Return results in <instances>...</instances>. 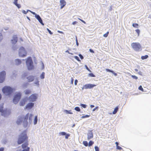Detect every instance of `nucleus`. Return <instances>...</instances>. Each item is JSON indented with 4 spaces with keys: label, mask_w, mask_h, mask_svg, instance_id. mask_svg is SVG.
Wrapping results in <instances>:
<instances>
[{
    "label": "nucleus",
    "mask_w": 151,
    "mask_h": 151,
    "mask_svg": "<svg viewBox=\"0 0 151 151\" xmlns=\"http://www.w3.org/2000/svg\"><path fill=\"white\" fill-rule=\"evenodd\" d=\"M28 139L26 131H24L19 135L17 140L18 145H20L25 142L22 145V147L23 150H21V149L17 150L16 151H29L30 148L28 146Z\"/></svg>",
    "instance_id": "1"
},
{
    "label": "nucleus",
    "mask_w": 151,
    "mask_h": 151,
    "mask_svg": "<svg viewBox=\"0 0 151 151\" xmlns=\"http://www.w3.org/2000/svg\"><path fill=\"white\" fill-rule=\"evenodd\" d=\"M33 115L32 114H29V113L27 114L25 116H19L16 122L18 125L22 123V122H23V125L24 127H26L28 124L27 120L29 118V122L31 123L32 120Z\"/></svg>",
    "instance_id": "2"
},
{
    "label": "nucleus",
    "mask_w": 151,
    "mask_h": 151,
    "mask_svg": "<svg viewBox=\"0 0 151 151\" xmlns=\"http://www.w3.org/2000/svg\"><path fill=\"white\" fill-rule=\"evenodd\" d=\"M133 49L136 52H139L142 50V47L140 44L138 42H133L131 44Z\"/></svg>",
    "instance_id": "3"
},
{
    "label": "nucleus",
    "mask_w": 151,
    "mask_h": 151,
    "mask_svg": "<svg viewBox=\"0 0 151 151\" xmlns=\"http://www.w3.org/2000/svg\"><path fill=\"white\" fill-rule=\"evenodd\" d=\"M26 63L28 70H31L33 69L34 66L33 65V62L31 57L28 58L26 61Z\"/></svg>",
    "instance_id": "4"
},
{
    "label": "nucleus",
    "mask_w": 151,
    "mask_h": 151,
    "mask_svg": "<svg viewBox=\"0 0 151 151\" xmlns=\"http://www.w3.org/2000/svg\"><path fill=\"white\" fill-rule=\"evenodd\" d=\"M2 90L3 93L6 95L11 94L12 92V89L10 87L4 86Z\"/></svg>",
    "instance_id": "5"
},
{
    "label": "nucleus",
    "mask_w": 151,
    "mask_h": 151,
    "mask_svg": "<svg viewBox=\"0 0 151 151\" xmlns=\"http://www.w3.org/2000/svg\"><path fill=\"white\" fill-rule=\"evenodd\" d=\"M19 56L21 57H24L26 56L27 52L23 47H21L19 48Z\"/></svg>",
    "instance_id": "6"
},
{
    "label": "nucleus",
    "mask_w": 151,
    "mask_h": 151,
    "mask_svg": "<svg viewBox=\"0 0 151 151\" xmlns=\"http://www.w3.org/2000/svg\"><path fill=\"white\" fill-rule=\"evenodd\" d=\"M21 94L20 92L16 93L13 99V102L15 104H17L20 99Z\"/></svg>",
    "instance_id": "7"
},
{
    "label": "nucleus",
    "mask_w": 151,
    "mask_h": 151,
    "mask_svg": "<svg viewBox=\"0 0 151 151\" xmlns=\"http://www.w3.org/2000/svg\"><path fill=\"white\" fill-rule=\"evenodd\" d=\"M37 98V94L36 93H34L32 94L29 96V99L30 101L34 102L36 101Z\"/></svg>",
    "instance_id": "8"
},
{
    "label": "nucleus",
    "mask_w": 151,
    "mask_h": 151,
    "mask_svg": "<svg viewBox=\"0 0 151 151\" xmlns=\"http://www.w3.org/2000/svg\"><path fill=\"white\" fill-rule=\"evenodd\" d=\"M6 73L4 71L0 73V83H2L5 80Z\"/></svg>",
    "instance_id": "9"
},
{
    "label": "nucleus",
    "mask_w": 151,
    "mask_h": 151,
    "mask_svg": "<svg viewBox=\"0 0 151 151\" xmlns=\"http://www.w3.org/2000/svg\"><path fill=\"white\" fill-rule=\"evenodd\" d=\"M96 85L95 84H86L84 86V88L85 89L91 88L95 86Z\"/></svg>",
    "instance_id": "10"
},
{
    "label": "nucleus",
    "mask_w": 151,
    "mask_h": 151,
    "mask_svg": "<svg viewBox=\"0 0 151 151\" xmlns=\"http://www.w3.org/2000/svg\"><path fill=\"white\" fill-rule=\"evenodd\" d=\"M34 104L33 103L30 102L28 103L25 106L26 109H30L34 106Z\"/></svg>",
    "instance_id": "11"
},
{
    "label": "nucleus",
    "mask_w": 151,
    "mask_h": 151,
    "mask_svg": "<svg viewBox=\"0 0 151 151\" xmlns=\"http://www.w3.org/2000/svg\"><path fill=\"white\" fill-rule=\"evenodd\" d=\"M17 35H14L12 39L11 40V42L12 44H15L17 42Z\"/></svg>",
    "instance_id": "12"
},
{
    "label": "nucleus",
    "mask_w": 151,
    "mask_h": 151,
    "mask_svg": "<svg viewBox=\"0 0 151 151\" xmlns=\"http://www.w3.org/2000/svg\"><path fill=\"white\" fill-rule=\"evenodd\" d=\"M60 3L61 9H63L66 4V1L64 0H60Z\"/></svg>",
    "instance_id": "13"
},
{
    "label": "nucleus",
    "mask_w": 151,
    "mask_h": 151,
    "mask_svg": "<svg viewBox=\"0 0 151 151\" xmlns=\"http://www.w3.org/2000/svg\"><path fill=\"white\" fill-rule=\"evenodd\" d=\"M35 17L42 25H44V24L43 23L41 18L39 15L36 14V15H35Z\"/></svg>",
    "instance_id": "14"
},
{
    "label": "nucleus",
    "mask_w": 151,
    "mask_h": 151,
    "mask_svg": "<svg viewBox=\"0 0 151 151\" xmlns=\"http://www.w3.org/2000/svg\"><path fill=\"white\" fill-rule=\"evenodd\" d=\"M93 137V134L91 131H90L87 134V139L88 140L92 138Z\"/></svg>",
    "instance_id": "15"
},
{
    "label": "nucleus",
    "mask_w": 151,
    "mask_h": 151,
    "mask_svg": "<svg viewBox=\"0 0 151 151\" xmlns=\"http://www.w3.org/2000/svg\"><path fill=\"white\" fill-rule=\"evenodd\" d=\"M3 104H2L1 106H0V112H1L2 113V115H5V114L6 113V111L3 110Z\"/></svg>",
    "instance_id": "16"
},
{
    "label": "nucleus",
    "mask_w": 151,
    "mask_h": 151,
    "mask_svg": "<svg viewBox=\"0 0 151 151\" xmlns=\"http://www.w3.org/2000/svg\"><path fill=\"white\" fill-rule=\"evenodd\" d=\"M29 82H31L34 80V77L33 76H29L27 78Z\"/></svg>",
    "instance_id": "17"
},
{
    "label": "nucleus",
    "mask_w": 151,
    "mask_h": 151,
    "mask_svg": "<svg viewBox=\"0 0 151 151\" xmlns=\"http://www.w3.org/2000/svg\"><path fill=\"white\" fill-rule=\"evenodd\" d=\"M26 101V100L25 99L22 100L20 102V105L21 106H24Z\"/></svg>",
    "instance_id": "18"
},
{
    "label": "nucleus",
    "mask_w": 151,
    "mask_h": 151,
    "mask_svg": "<svg viewBox=\"0 0 151 151\" xmlns=\"http://www.w3.org/2000/svg\"><path fill=\"white\" fill-rule=\"evenodd\" d=\"M106 70L107 72L111 73L115 76H116L117 75V74L116 73H115L113 71L109 69H106Z\"/></svg>",
    "instance_id": "19"
},
{
    "label": "nucleus",
    "mask_w": 151,
    "mask_h": 151,
    "mask_svg": "<svg viewBox=\"0 0 151 151\" xmlns=\"http://www.w3.org/2000/svg\"><path fill=\"white\" fill-rule=\"evenodd\" d=\"M24 93L26 95H29L31 93V91L29 89H27L24 91Z\"/></svg>",
    "instance_id": "20"
},
{
    "label": "nucleus",
    "mask_w": 151,
    "mask_h": 151,
    "mask_svg": "<svg viewBox=\"0 0 151 151\" xmlns=\"http://www.w3.org/2000/svg\"><path fill=\"white\" fill-rule=\"evenodd\" d=\"M15 62L16 65H18L21 63V61L19 59H17L15 60Z\"/></svg>",
    "instance_id": "21"
},
{
    "label": "nucleus",
    "mask_w": 151,
    "mask_h": 151,
    "mask_svg": "<svg viewBox=\"0 0 151 151\" xmlns=\"http://www.w3.org/2000/svg\"><path fill=\"white\" fill-rule=\"evenodd\" d=\"M118 109L119 108L118 106L116 107L113 112V114H115L118 110Z\"/></svg>",
    "instance_id": "22"
},
{
    "label": "nucleus",
    "mask_w": 151,
    "mask_h": 151,
    "mask_svg": "<svg viewBox=\"0 0 151 151\" xmlns=\"http://www.w3.org/2000/svg\"><path fill=\"white\" fill-rule=\"evenodd\" d=\"M37 122V116H35V117L34 120V124H36Z\"/></svg>",
    "instance_id": "23"
},
{
    "label": "nucleus",
    "mask_w": 151,
    "mask_h": 151,
    "mask_svg": "<svg viewBox=\"0 0 151 151\" xmlns=\"http://www.w3.org/2000/svg\"><path fill=\"white\" fill-rule=\"evenodd\" d=\"M148 56L147 55H146L145 56H141V58L142 60H144L147 58Z\"/></svg>",
    "instance_id": "24"
},
{
    "label": "nucleus",
    "mask_w": 151,
    "mask_h": 151,
    "mask_svg": "<svg viewBox=\"0 0 151 151\" xmlns=\"http://www.w3.org/2000/svg\"><path fill=\"white\" fill-rule=\"evenodd\" d=\"M45 73L42 72L40 76V78L42 79H43L45 78Z\"/></svg>",
    "instance_id": "25"
},
{
    "label": "nucleus",
    "mask_w": 151,
    "mask_h": 151,
    "mask_svg": "<svg viewBox=\"0 0 151 151\" xmlns=\"http://www.w3.org/2000/svg\"><path fill=\"white\" fill-rule=\"evenodd\" d=\"M83 145L86 147H87L88 145V143L86 141H83Z\"/></svg>",
    "instance_id": "26"
},
{
    "label": "nucleus",
    "mask_w": 151,
    "mask_h": 151,
    "mask_svg": "<svg viewBox=\"0 0 151 151\" xmlns=\"http://www.w3.org/2000/svg\"><path fill=\"white\" fill-rule=\"evenodd\" d=\"M94 143V142L92 141H90L88 145L89 146H91V145H93Z\"/></svg>",
    "instance_id": "27"
},
{
    "label": "nucleus",
    "mask_w": 151,
    "mask_h": 151,
    "mask_svg": "<svg viewBox=\"0 0 151 151\" xmlns=\"http://www.w3.org/2000/svg\"><path fill=\"white\" fill-rule=\"evenodd\" d=\"M64 111L67 114H72V112L71 111H68L67 110H65Z\"/></svg>",
    "instance_id": "28"
},
{
    "label": "nucleus",
    "mask_w": 151,
    "mask_h": 151,
    "mask_svg": "<svg viewBox=\"0 0 151 151\" xmlns=\"http://www.w3.org/2000/svg\"><path fill=\"white\" fill-rule=\"evenodd\" d=\"M139 25L137 23H133L132 24V26L134 27H138Z\"/></svg>",
    "instance_id": "29"
},
{
    "label": "nucleus",
    "mask_w": 151,
    "mask_h": 151,
    "mask_svg": "<svg viewBox=\"0 0 151 151\" xmlns=\"http://www.w3.org/2000/svg\"><path fill=\"white\" fill-rule=\"evenodd\" d=\"M135 31L137 34V35L138 36H139L140 32V31L139 29H136L135 30Z\"/></svg>",
    "instance_id": "30"
},
{
    "label": "nucleus",
    "mask_w": 151,
    "mask_h": 151,
    "mask_svg": "<svg viewBox=\"0 0 151 151\" xmlns=\"http://www.w3.org/2000/svg\"><path fill=\"white\" fill-rule=\"evenodd\" d=\"M75 110L78 111H80V109L78 107H76L75 108Z\"/></svg>",
    "instance_id": "31"
},
{
    "label": "nucleus",
    "mask_w": 151,
    "mask_h": 151,
    "mask_svg": "<svg viewBox=\"0 0 151 151\" xmlns=\"http://www.w3.org/2000/svg\"><path fill=\"white\" fill-rule=\"evenodd\" d=\"M74 58L76 59L78 61H80L81 60L79 59V58L77 56H74Z\"/></svg>",
    "instance_id": "32"
},
{
    "label": "nucleus",
    "mask_w": 151,
    "mask_h": 151,
    "mask_svg": "<svg viewBox=\"0 0 151 151\" xmlns=\"http://www.w3.org/2000/svg\"><path fill=\"white\" fill-rule=\"evenodd\" d=\"M80 106L84 108H85L86 107V105L83 104H81Z\"/></svg>",
    "instance_id": "33"
},
{
    "label": "nucleus",
    "mask_w": 151,
    "mask_h": 151,
    "mask_svg": "<svg viewBox=\"0 0 151 151\" xmlns=\"http://www.w3.org/2000/svg\"><path fill=\"white\" fill-rule=\"evenodd\" d=\"M90 116V115H86L84 116H83L81 117L82 118H85L87 117H88Z\"/></svg>",
    "instance_id": "34"
},
{
    "label": "nucleus",
    "mask_w": 151,
    "mask_h": 151,
    "mask_svg": "<svg viewBox=\"0 0 151 151\" xmlns=\"http://www.w3.org/2000/svg\"><path fill=\"white\" fill-rule=\"evenodd\" d=\"M89 76L91 77H95V76L92 73H90L89 74Z\"/></svg>",
    "instance_id": "35"
},
{
    "label": "nucleus",
    "mask_w": 151,
    "mask_h": 151,
    "mask_svg": "<svg viewBox=\"0 0 151 151\" xmlns=\"http://www.w3.org/2000/svg\"><path fill=\"white\" fill-rule=\"evenodd\" d=\"M109 32H107L103 36L104 37H107L108 34H109Z\"/></svg>",
    "instance_id": "36"
},
{
    "label": "nucleus",
    "mask_w": 151,
    "mask_h": 151,
    "mask_svg": "<svg viewBox=\"0 0 151 151\" xmlns=\"http://www.w3.org/2000/svg\"><path fill=\"white\" fill-rule=\"evenodd\" d=\"M131 77L135 79H136V80H137V79H138V77L135 76H134V75H132L131 76Z\"/></svg>",
    "instance_id": "37"
},
{
    "label": "nucleus",
    "mask_w": 151,
    "mask_h": 151,
    "mask_svg": "<svg viewBox=\"0 0 151 151\" xmlns=\"http://www.w3.org/2000/svg\"><path fill=\"white\" fill-rule=\"evenodd\" d=\"M139 90H141V91H143V88H142V86H140L139 87Z\"/></svg>",
    "instance_id": "38"
},
{
    "label": "nucleus",
    "mask_w": 151,
    "mask_h": 151,
    "mask_svg": "<svg viewBox=\"0 0 151 151\" xmlns=\"http://www.w3.org/2000/svg\"><path fill=\"white\" fill-rule=\"evenodd\" d=\"M60 134L62 135H65L66 134V133L64 132H62L60 133Z\"/></svg>",
    "instance_id": "39"
},
{
    "label": "nucleus",
    "mask_w": 151,
    "mask_h": 151,
    "mask_svg": "<svg viewBox=\"0 0 151 151\" xmlns=\"http://www.w3.org/2000/svg\"><path fill=\"white\" fill-rule=\"evenodd\" d=\"M116 149L119 150H121L122 149V148L121 147L118 146L116 147Z\"/></svg>",
    "instance_id": "40"
},
{
    "label": "nucleus",
    "mask_w": 151,
    "mask_h": 151,
    "mask_svg": "<svg viewBox=\"0 0 151 151\" xmlns=\"http://www.w3.org/2000/svg\"><path fill=\"white\" fill-rule=\"evenodd\" d=\"M18 8H20L21 6L20 4H17L15 5Z\"/></svg>",
    "instance_id": "41"
},
{
    "label": "nucleus",
    "mask_w": 151,
    "mask_h": 151,
    "mask_svg": "<svg viewBox=\"0 0 151 151\" xmlns=\"http://www.w3.org/2000/svg\"><path fill=\"white\" fill-rule=\"evenodd\" d=\"M95 151H99V148L97 146H95Z\"/></svg>",
    "instance_id": "42"
},
{
    "label": "nucleus",
    "mask_w": 151,
    "mask_h": 151,
    "mask_svg": "<svg viewBox=\"0 0 151 151\" xmlns=\"http://www.w3.org/2000/svg\"><path fill=\"white\" fill-rule=\"evenodd\" d=\"M47 29L50 34V35H52V32L49 29L47 28Z\"/></svg>",
    "instance_id": "43"
},
{
    "label": "nucleus",
    "mask_w": 151,
    "mask_h": 151,
    "mask_svg": "<svg viewBox=\"0 0 151 151\" xmlns=\"http://www.w3.org/2000/svg\"><path fill=\"white\" fill-rule=\"evenodd\" d=\"M76 45L77 46H78L79 45V44L78 42V40H77V37L76 36Z\"/></svg>",
    "instance_id": "44"
},
{
    "label": "nucleus",
    "mask_w": 151,
    "mask_h": 151,
    "mask_svg": "<svg viewBox=\"0 0 151 151\" xmlns=\"http://www.w3.org/2000/svg\"><path fill=\"white\" fill-rule=\"evenodd\" d=\"M85 67L86 68V69L87 70H88L89 72H91V70H90V69L88 68V66L86 65H85Z\"/></svg>",
    "instance_id": "45"
},
{
    "label": "nucleus",
    "mask_w": 151,
    "mask_h": 151,
    "mask_svg": "<svg viewBox=\"0 0 151 151\" xmlns=\"http://www.w3.org/2000/svg\"><path fill=\"white\" fill-rule=\"evenodd\" d=\"M79 56L81 59L82 60L83 59V56L81 54H79Z\"/></svg>",
    "instance_id": "46"
},
{
    "label": "nucleus",
    "mask_w": 151,
    "mask_h": 151,
    "mask_svg": "<svg viewBox=\"0 0 151 151\" xmlns=\"http://www.w3.org/2000/svg\"><path fill=\"white\" fill-rule=\"evenodd\" d=\"M78 19L79 20H80L83 23L86 24V22L84 21L83 20H82L79 18H78Z\"/></svg>",
    "instance_id": "47"
},
{
    "label": "nucleus",
    "mask_w": 151,
    "mask_h": 151,
    "mask_svg": "<svg viewBox=\"0 0 151 151\" xmlns=\"http://www.w3.org/2000/svg\"><path fill=\"white\" fill-rule=\"evenodd\" d=\"M2 36L1 33H0V41L2 39Z\"/></svg>",
    "instance_id": "48"
},
{
    "label": "nucleus",
    "mask_w": 151,
    "mask_h": 151,
    "mask_svg": "<svg viewBox=\"0 0 151 151\" xmlns=\"http://www.w3.org/2000/svg\"><path fill=\"white\" fill-rule=\"evenodd\" d=\"M18 0H14V4L15 5L17 3Z\"/></svg>",
    "instance_id": "49"
},
{
    "label": "nucleus",
    "mask_w": 151,
    "mask_h": 151,
    "mask_svg": "<svg viewBox=\"0 0 151 151\" xmlns=\"http://www.w3.org/2000/svg\"><path fill=\"white\" fill-rule=\"evenodd\" d=\"M70 136V135L68 134H66V135L65 136V138L66 139H68L69 136Z\"/></svg>",
    "instance_id": "50"
},
{
    "label": "nucleus",
    "mask_w": 151,
    "mask_h": 151,
    "mask_svg": "<svg viewBox=\"0 0 151 151\" xmlns=\"http://www.w3.org/2000/svg\"><path fill=\"white\" fill-rule=\"evenodd\" d=\"M22 12L24 14H26L27 12V11L26 12L25 10H23L22 11Z\"/></svg>",
    "instance_id": "51"
},
{
    "label": "nucleus",
    "mask_w": 151,
    "mask_h": 151,
    "mask_svg": "<svg viewBox=\"0 0 151 151\" xmlns=\"http://www.w3.org/2000/svg\"><path fill=\"white\" fill-rule=\"evenodd\" d=\"M78 81L77 80H76L75 81V85H76L77 84V83L78 82Z\"/></svg>",
    "instance_id": "52"
},
{
    "label": "nucleus",
    "mask_w": 151,
    "mask_h": 151,
    "mask_svg": "<svg viewBox=\"0 0 151 151\" xmlns=\"http://www.w3.org/2000/svg\"><path fill=\"white\" fill-rule=\"evenodd\" d=\"M89 51L91 52H92L93 53H94V51L91 49H90Z\"/></svg>",
    "instance_id": "53"
},
{
    "label": "nucleus",
    "mask_w": 151,
    "mask_h": 151,
    "mask_svg": "<svg viewBox=\"0 0 151 151\" xmlns=\"http://www.w3.org/2000/svg\"><path fill=\"white\" fill-rule=\"evenodd\" d=\"M4 150V148L3 147H1L0 148V151H3Z\"/></svg>",
    "instance_id": "54"
},
{
    "label": "nucleus",
    "mask_w": 151,
    "mask_h": 151,
    "mask_svg": "<svg viewBox=\"0 0 151 151\" xmlns=\"http://www.w3.org/2000/svg\"><path fill=\"white\" fill-rule=\"evenodd\" d=\"M98 106L96 107L95 108H94V109H93V111H94L96 110V109H98Z\"/></svg>",
    "instance_id": "55"
},
{
    "label": "nucleus",
    "mask_w": 151,
    "mask_h": 151,
    "mask_svg": "<svg viewBox=\"0 0 151 151\" xmlns=\"http://www.w3.org/2000/svg\"><path fill=\"white\" fill-rule=\"evenodd\" d=\"M58 33H61V34H63V32H62V31H58Z\"/></svg>",
    "instance_id": "56"
},
{
    "label": "nucleus",
    "mask_w": 151,
    "mask_h": 151,
    "mask_svg": "<svg viewBox=\"0 0 151 151\" xmlns=\"http://www.w3.org/2000/svg\"><path fill=\"white\" fill-rule=\"evenodd\" d=\"M77 23V22L76 21H74L73 22L72 24L73 25H74L75 24H76Z\"/></svg>",
    "instance_id": "57"
},
{
    "label": "nucleus",
    "mask_w": 151,
    "mask_h": 151,
    "mask_svg": "<svg viewBox=\"0 0 151 151\" xmlns=\"http://www.w3.org/2000/svg\"><path fill=\"white\" fill-rule=\"evenodd\" d=\"M73 78H71V83L72 84L73 83Z\"/></svg>",
    "instance_id": "58"
},
{
    "label": "nucleus",
    "mask_w": 151,
    "mask_h": 151,
    "mask_svg": "<svg viewBox=\"0 0 151 151\" xmlns=\"http://www.w3.org/2000/svg\"><path fill=\"white\" fill-rule=\"evenodd\" d=\"M115 144L116 145V147L117 146H118V145H119V143L118 142H115Z\"/></svg>",
    "instance_id": "59"
},
{
    "label": "nucleus",
    "mask_w": 151,
    "mask_h": 151,
    "mask_svg": "<svg viewBox=\"0 0 151 151\" xmlns=\"http://www.w3.org/2000/svg\"><path fill=\"white\" fill-rule=\"evenodd\" d=\"M30 12L32 14H34L35 15H36V14H37L35 12H32L31 11H30Z\"/></svg>",
    "instance_id": "60"
},
{
    "label": "nucleus",
    "mask_w": 151,
    "mask_h": 151,
    "mask_svg": "<svg viewBox=\"0 0 151 151\" xmlns=\"http://www.w3.org/2000/svg\"><path fill=\"white\" fill-rule=\"evenodd\" d=\"M94 105H90V107L91 108H92L94 107Z\"/></svg>",
    "instance_id": "61"
},
{
    "label": "nucleus",
    "mask_w": 151,
    "mask_h": 151,
    "mask_svg": "<svg viewBox=\"0 0 151 151\" xmlns=\"http://www.w3.org/2000/svg\"><path fill=\"white\" fill-rule=\"evenodd\" d=\"M65 52H67L69 54H70V53H69V51L68 50H66V51H65Z\"/></svg>",
    "instance_id": "62"
},
{
    "label": "nucleus",
    "mask_w": 151,
    "mask_h": 151,
    "mask_svg": "<svg viewBox=\"0 0 151 151\" xmlns=\"http://www.w3.org/2000/svg\"><path fill=\"white\" fill-rule=\"evenodd\" d=\"M135 70L137 72L138 71V70L137 69H135Z\"/></svg>",
    "instance_id": "63"
},
{
    "label": "nucleus",
    "mask_w": 151,
    "mask_h": 151,
    "mask_svg": "<svg viewBox=\"0 0 151 151\" xmlns=\"http://www.w3.org/2000/svg\"><path fill=\"white\" fill-rule=\"evenodd\" d=\"M38 85H39V82L38 81L36 83Z\"/></svg>",
    "instance_id": "64"
}]
</instances>
